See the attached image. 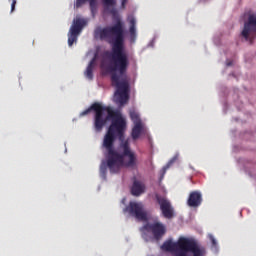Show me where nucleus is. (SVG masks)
I'll return each mask as SVG.
<instances>
[{
    "mask_svg": "<svg viewBox=\"0 0 256 256\" xmlns=\"http://www.w3.org/2000/svg\"><path fill=\"white\" fill-rule=\"evenodd\" d=\"M105 10L112 15L114 25L100 28L96 31L101 41H106L111 45L110 65L108 71L111 73L112 85L116 87L114 100L121 106L129 101V79L127 71L129 69V54L125 51V23L119 16V11L115 6L117 0H102Z\"/></svg>",
    "mask_w": 256,
    "mask_h": 256,
    "instance_id": "f257e3e1",
    "label": "nucleus"
},
{
    "mask_svg": "<svg viewBox=\"0 0 256 256\" xmlns=\"http://www.w3.org/2000/svg\"><path fill=\"white\" fill-rule=\"evenodd\" d=\"M92 109L95 113L94 129L97 133H101L103 127L112 119L102 143L103 149L108 151V166L111 171H119V167L125 163L124 157H129V161L125 163L126 167H135L137 154L131 150L129 140H125L127 120L110 106H103L98 102L92 104Z\"/></svg>",
    "mask_w": 256,
    "mask_h": 256,
    "instance_id": "f03ea898",
    "label": "nucleus"
},
{
    "mask_svg": "<svg viewBox=\"0 0 256 256\" xmlns=\"http://www.w3.org/2000/svg\"><path fill=\"white\" fill-rule=\"evenodd\" d=\"M161 249L174 256H205V248L193 238L180 237L177 242L166 241Z\"/></svg>",
    "mask_w": 256,
    "mask_h": 256,
    "instance_id": "7ed1b4c3",
    "label": "nucleus"
},
{
    "mask_svg": "<svg viewBox=\"0 0 256 256\" xmlns=\"http://www.w3.org/2000/svg\"><path fill=\"white\" fill-rule=\"evenodd\" d=\"M124 213H128L137 221H149V212L145 210V206L141 202H129L128 206L124 208Z\"/></svg>",
    "mask_w": 256,
    "mask_h": 256,
    "instance_id": "20e7f679",
    "label": "nucleus"
},
{
    "mask_svg": "<svg viewBox=\"0 0 256 256\" xmlns=\"http://www.w3.org/2000/svg\"><path fill=\"white\" fill-rule=\"evenodd\" d=\"M241 36L245 38V41H249L250 45H253V41L256 39V13L248 15L247 21L244 22Z\"/></svg>",
    "mask_w": 256,
    "mask_h": 256,
    "instance_id": "39448f33",
    "label": "nucleus"
},
{
    "mask_svg": "<svg viewBox=\"0 0 256 256\" xmlns=\"http://www.w3.org/2000/svg\"><path fill=\"white\" fill-rule=\"evenodd\" d=\"M141 231H147L148 233H152L155 241H161L165 233H167V228L161 222H154L152 224H145L141 228Z\"/></svg>",
    "mask_w": 256,
    "mask_h": 256,
    "instance_id": "423d86ee",
    "label": "nucleus"
},
{
    "mask_svg": "<svg viewBox=\"0 0 256 256\" xmlns=\"http://www.w3.org/2000/svg\"><path fill=\"white\" fill-rule=\"evenodd\" d=\"M106 158H107V163L103 162L100 165V173H102V175H105V173H107V167L110 170V173H119V171H121V167H126L128 169H137L139 162L137 161V156H136V165L135 166H127L125 165L128 161H129V156H124L123 157V164L119 166L118 170H111V167H109V152L106 150Z\"/></svg>",
    "mask_w": 256,
    "mask_h": 256,
    "instance_id": "0eeeda50",
    "label": "nucleus"
},
{
    "mask_svg": "<svg viewBox=\"0 0 256 256\" xmlns=\"http://www.w3.org/2000/svg\"><path fill=\"white\" fill-rule=\"evenodd\" d=\"M155 199L158 205H160L163 217L166 219H173V207L171 206V202L159 194L155 195Z\"/></svg>",
    "mask_w": 256,
    "mask_h": 256,
    "instance_id": "6e6552de",
    "label": "nucleus"
},
{
    "mask_svg": "<svg viewBox=\"0 0 256 256\" xmlns=\"http://www.w3.org/2000/svg\"><path fill=\"white\" fill-rule=\"evenodd\" d=\"M201 203H203V194L200 191H192L189 194L187 205L188 207H200Z\"/></svg>",
    "mask_w": 256,
    "mask_h": 256,
    "instance_id": "1a4fd4ad",
    "label": "nucleus"
},
{
    "mask_svg": "<svg viewBox=\"0 0 256 256\" xmlns=\"http://www.w3.org/2000/svg\"><path fill=\"white\" fill-rule=\"evenodd\" d=\"M87 25V20L83 18H76L73 20V24L70 27L69 33L72 35H76L79 37L81 31H83V27Z\"/></svg>",
    "mask_w": 256,
    "mask_h": 256,
    "instance_id": "9d476101",
    "label": "nucleus"
},
{
    "mask_svg": "<svg viewBox=\"0 0 256 256\" xmlns=\"http://www.w3.org/2000/svg\"><path fill=\"white\" fill-rule=\"evenodd\" d=\"M143 193H145V184L139 180H134L131 194L134 195V197H139V195H143Z\"/></svg>",
    "mask_w": 256,
    "mask_h": 256,
    "instance_id": "9b49d317",
    "label": "nucleus"
},
{
    "mask_svg": "<svg viewBox=\"0 0 256 256\" xmlns=\"http://www.w3.org/2000/svg\"><path fill=\"white\" fill-rule=\"evenodd\" d=\"M87 1L90 3V10L92 15H95L97 13V0H76L74 4L75 9H80V7H83Z\"/></svg>",
    "mask_w": 256,
    "mask_h": 256,
    "instance_id": "f8f14e48",
    "label": "nucleus"
},
{
    "mask_svg": "<svg viewBox=\"0 0 256 256\" xmlns=\"http://www.w3.org/2000/svg\"><path fill=\"white\" fill-rule=\"evenodd\" d=\"M97 57L98 54L95 53L94 57L91 59V61L89 62L85 72H84V76L89 79L90 81H92L93 79V70L95 69V63L97 61Z\"/></svg>",
    "mask_w": 256,
    "mask_h": 256,
    "instance_id": "ddd939ff",
    "label": "nucleus"
},
{
    "mask_svg": "<svg viewBox=\"0 0 256 256\" xmlns=\"http://www.w3.org/2000/svg\"><path fill=\"white\" fill-rule=\"evenodd\" d=\"M143 132V124L142 123H136L132 129V139L134 141H137L138 137H141V133Z\"/></svg>",
    "mask_w": 256,
    "mask_h": 256,
    "instance_id": "4468645a",
    "label": "nucleus"
},
{
    "mask_svg": "<svg viewBox=\"0 0 256 256\" xmlns=\"http://www.w3.org/2000/svg\"><path fill=\"white\" fill-rule=\"evenodd\" d=\"M130 28H129V33H130V39L134 41V39L137 37V29L135 28L136 21L135 18H131L129 20Z\"/></svg>",
    "mask_w": 256,
    "mask_h": 256,
    "instance_id": "2eb2a0df",
    "label": "nucleus"
},
{
    "mask_svg": "<svg viewBox=\"0 0 256 256\" xmlns=\"http://www.w3.org/2000/svg\"><path fill=\"white\" fill-rule=\"evenodd\" d=\"M79 36L75 34H71L68 32V45L69 47H73V43H77V39Z\"/></svg>",
    "mask_w": 256,
    "mask_h": 256,
    "instance_id": "dca6fc26",
    "label": "nucleus"
},
{
    "mask_svg": "<svg viewBox=\"0 0 256 256\" xmlns=\"http://www.w3.org/2000/svg\"><path fill=\"white\" fill-rule=\"evenodd\" d=\"M130 117L134 125H137V123H141V118H139V114H137V112H130Z\"/></svg>",
    "mask_w": 256,
    "mask_h": 256,
    "instance_id": "f3484780",
    "label": "nucleus"
},
{
    "mask_svg": "<svg viewBox=\"0 0 256 256\" xmlns=\"http://www.w3.org/2000/svg\"><path fill=\"white\" fill-rule=\"evenodd\" d=\"M91 111H93V105H91L89 108H87L86 110L82 111L80 113V117H85V115H89V113H91Z\"/></svg>",
    "mask_w": 256,
    "mask_h": 256,
    "instance_id": "a211bd4d",
    "label": "nucleus"
},
{
    "mask_svg": "<svg viewBox=\"0 0 256 256\" xmlns=\"http://www.w3.org/2000/svg\"><path fill=\"white\" fill-rule=\"evenodd\" d=\"M12 4H11V13H13V11H15V5H17V0H11Z\"/></svg>",
    "mask_w": 256,
    "mask_h": 256,
    "instance_id": "6ab92c4d",
    "label": "nucleus"
},
{
    "mask_svg": "<svg viewBox=\"0 0 256 256\" xmlns=\"http://www.w3.org/2000/svg\"><path fill=\"white\" fill-rule=\"evenodd\" d=\"M128 2H129V0H121V8L125 9V7L127 6Z\"/></svg>",
    "mask_w": 256,
    "mask_h": 256,
    "instance_id": "aec40b11",
    "label": "nucleus"
},
{
    "mask_svg": "<svg viewBox=\"0 0 256 256\" xmlns=\"http://www.w3.org/2000/svg\"><path fill=\"white\" fill-rule=\"evenodd\" d=\"M210 240H211L212 245H213L214 247H216V246H217V240H215V237L210 236Z\"/></svg>",
    "mask_w": 256,
    "mask_h": 256,
    "instance_id": "412c9836",
    "label": "nucleus"
},
{
    "mask_svg": "<svg viewBox=\"0 0 256 256\" xmlns=\"http://www.w3.org/2000/svg\"><path fill=\"white\" fill-rule=\"evenodd\" d=\"M169 169V166H165L163 169H162V175H164V173H166V171Z\"/></svg>",
    "mask_w": 256,
    "mask_h": 256,
    "instance_id": "4be33fe9",
    "label": "nucleus"
},
{
    "mask_svg": "<svg viewBox=\"0 0 256 256\" xmlns=\"http://www.w3.org/2000/svg\"><path fill=\"white\" fill-rule=\"evenodd\" d=\"M227 65H228V67H229V66H231V63H228Z\"/></svg>",
    "mask_w": 256,
    "mask_h": 256,
    "instance_id": "5701e85b",
    "label": "nucleus"
}]
</instances>
